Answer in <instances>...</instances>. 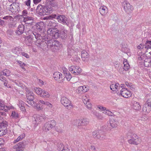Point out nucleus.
Masks as SVG:
<instances>
[{
  "instance_id": "1",
  "label": "nucleus",
  "mask_w": 151,
  "mask_h": 151,
  "mask_svg": "<svg viewBox=\"0 0 151 151\" xmlns=\"http://www.w3.org/2000/svg\"><path fill=\"white\" fill-rule=\"evenodd\" d=\"M25 32L27 35H28L26 37V42L28 46H31L35 39H39L41 37L40 34L36 32H33L32 30H29L27 31L25 30Z\"/></svg>"
},
{
  "instance_id": "2",
  "label": "nucleus",
  "mask_w": 151,
  "mask_h": 151,
  "mask_svg": "<svg viewBox=\"0 0 151 151\" xmlns=\"http://www.w3.org/2000/svg\"><path fill=\"white\" fill-rule=\"evenodd\" d=\"M26 93L27 96V101L31 106H33L35 102L33 101L34 99V94L28 88H26Z\"/></svg>"
},
{
  "instance_id": "3",
  "label": "nucleus",
  "mask_w": 151,
  "mask_h": 151,
  "mask_svg": "<svg viewBox=\"0 0 151 151\" xmlns=\"http://www.w3.org/2000/svg\"><path fill=\"white\" fill-rule=\"evenodd\" d=\"M56 124V122L53 120L47 122L44 124L42 129L45 132H47L54 127Z\"/></svg>"
},
{
  "instance_id": "4",
  "label": "nucleus",
  "mask_w": 151,
  "mask_h": 151,
  "mask_svg": "<svg viewBox=\"0 0 151 151\" xmlns=\"http://www.w3.org/2000/svg\"><path fill=\"white\" fill-rule=\"evenodd\" d=\"M124 10L128 14L131 13L134 9L133 7L127 1H124L122 3Z\"/></svg>"
},
{
  "instance_id": "5",
  "label": "nucleus",
  "mask_w": 151,
  "mask_h": 151,
  "mask_svg": "<svg viewBox=\"0 0 151 151\" xmlns=\"http://www.w3.org/2000/svg\"><path fill=\"white\" fill-rule=\"evenodd\" d=\"M62 104L67 109H70L73 107V105L71 101L65 97H62L60 100Z\"/></svg>"
},
{
  "instance_id": "6",
  "label": "nucleus",
  "mask_w": 151,
  "mask_h": 151,
  "mask_svg": "<svg viewBox=\"0 0 151 151\" xmlns=\"http://www.w3.org/2000/svg\"><path fill=\"white\" fill-rule=\"evenodd\" d=\"M27 144V143L25 141H23L14 146L13 148L16 149V151H23Z\"/></svg>"
},
{
  "instance_id": "7",
  "label": "nucleus",
  "mask_w": 151,
  "mask_h": 151,
  "mask_svg": "<svg viewBox=\"0 0 151 151\" xmlns=\"http://www.w3.org/2000/svg\"><path fill=\"white\" fill-rule=\"evenodd\" d=\"M43 39L45 41H47V48L53 47V43L55 40L52 39L50 36L45 34L43 37Z\"/></svg>"
},
{
  "instance_id": "8",
  "label": "nucleus",
  "mask_w": 151,
  "mask_h": 151,
  "mask_svg": "<svg viewBox=\"0 0 151 151\" xmlns=\"http://www.w3.org/2000/svg\"><path fill=\"white\" fill-rule=\"evenodd\" d=\"M103 132L101 130L95 131L93 132V136L94 138L100 140L105 139L104 135H102Z\"/></svg>"
},
{
  "instance_id": "9",
  "label": "nucleus",
  "mask_w": 151,
  "mask_h": 151,
  "mask_svg": "<svg viewBox=\"0 0 151 151\" xmlns=\"http://www.w3.org/2000/svg\"><path fill=\"white\" fill-rule=\"evenodd\" d=\"M69 69L72 73L75 75H78L81 72V69L77 66H71L69 68Z\"/></svg>"
},
{
  "instance_id": "10",
  "label": "nucleus",
  "mask_w": 151,
  "mask_h": 151,
  "mask_svg": "<svg viewBox=\"0 0 151 151\" xmlns=\"http://www.w3.org/2000/svg\"><path fill=\"white\" fill-rule=\"evenodd\" d=\"M45 6L39 4L37 6L36 9V13L40 16H44L45 15Z\"/></svg>"
},
{
  "instance_id": "11",
  "label": "nucleus",
  "mask_w": 151,
  "mask_h": 151,
  "mask_svg": "<svg viewBox=\"0 0 151 151\" xmlns=\"http://www.w3.org/2000/svg\"><path fill=\"white\" fill-rule=\"evenodd\" d=\"M138 137L136 134H133L132 136L131 139L128 140V142L130 144L137 145L138 144Z\"/></svg>"
},
{
  "instance_id": "12",
  "label": "nucleus",
  "mask_w": 151,
  "mask_h": 151,
  "mask_svg": "<svg viewBox=\"0 0 151 151\" xmlns=\"http://www.w3.org/2000/svg\"><path fill=\"white\" fill-rule=\"evenodd\" d=\"M82 100L86 107L88 109H91L92 105L90 102L89 99L86 96H85L83 97Z\"/></svg>"
},
{
  "instance_id": "13",
  "label": "nucleus",
  "mask_w": 151,
  "mask_h": 151,
  "mask_svg": "<svg viewBox=\"0 0 151 151\" xmlns=\"http://www.w3.org/2000/svg\"><path fill=\"white\" fill-rule=\"evenodd\" d=\"M120 94L123 97L127 98L131 95V92L127 89L124 88L121 90Z\"/></svg>"
},
{
  "instance_id": "14",
  "label": "nucleus",
  "mask_w": 151,
  "mask_h": 151,
  "mask_svg": "<svg viewBox=\"0 0 151 151\" xmlns=\"http://www.w3.org/2000/svg\"><path fill=\"white\" fill-rule=\"evenodd\" d=\"M81 58L82 60L85 63L88 62L89 60L88 53L86 50H83L81 52Z\"/></svg>"
},
{
  "instance_id": "15",
  "label": "nucleus",
  "mask_w": 151,
  "mask_h": 151,
  "mask_svg": "<svg viewBox=\"0 0 151 151\" xmlns=\"http://www.w3.org/2000/svg\"><path fill=\"white\" fill-rule=\"evenodd\" d=\"M67 19L65 16L63 15H58L57 18L59 22L63 24H66Z\"/></svg>"
},
{
  "instance_id": "16",
  "label": "nucleus",
  "mask_w": 151,
  "mask_h": 151,
  "mask_svg": "<svg viewBox=\"0 0 151 151\" xmlns=\"http://www.w3.org/2000/svg\"><path fill=\"white\" fill-rule=\"evenodd\" d=\"M53 77L56 81H58L60 82L62 78V74L61 73L56 72L53 74Z\"/></svg>"
},
{
  "instance_id": "17",
  "label": "nucleus",
  "mask_w": 151,
  "mask_h": 151,
  "mask_svg": "<svg viewBox=\"0 0 151 151\" xmlns=\"http://www.w3.org/2000/svg\"><path fill=\"white\" fill-rule=\"evenodd\" d=\"M88 91V89L85 86L79 87L76 90V92L82 94L85 93Z\"/></svg>"
},
{
  "instance_id": "18",
  "label": "nucleus",
  "mask_w": 151,
  "mask_h": 151,
  "mask_svg": "<svg viewBox=\"0 0 151 151\" xmlns=\"http://www.w3.org/2000/svg\"><path fill=\"white\" fill-rule=\"evenodd\" d=\"M24 30V25L21 24H19L17 28V30L16 31V33L18 35H21L22 34Z\"/></svg>"
},
{
  "instance_id": "19",
  "label": "nucleus",
  "mask_w": 151,
  "mask_h": 151,
  "mask_svg": "<svg viewBox=\"0 0 151 151\" xmlns=\"http://www.w3.org/2000/svg\"><path fill=\"white\" fill-rule=\"evenodd\" d=\"M108 12V9L105 6H101L99 9V12L102 16H104Z\"/></svg>"
},
{
  "instance_id": "20",
  "label": "nucleus",
  "mask_w": 151,
  "mask_h": 151,
  "mask_svg": "<svg viewBox=\"0 0 151 151\" xmlns=\"http://www.w3.org/2000/svg\"><path fill=\"white\" fill-rule=\"evenodd\" d=\"M151 110V106L144 104L142 109V112L145 115L147 114Z\"/></svg>"
},
{
  "instance_id": "21",
  "label": "nucleus",
  "mask_w": 151,
  "mask_h": 151,
  "mask_svg": "<svg viewBox=\"0 0 151 151\" xmlns=\"http://www.w3.org/2000/svg\"><path fill=\"white\" fill-rule=\"evenodd\" d=\"M68 32L65 30H61L59 32L60 37L62 39H64L66 38L67 36Z\"/></svg>"
},
{
  "instance_id": "22",
  "label": "nucleus",
  "mask_w": 151,
  "mask_h": 151,
  "mask_svg": "<svg viewBox=\"0 0 151 151\" xmlns=\"http://www.w3.org/2000/svg\"><path fill=\"white\" fill-rule=\"evenodd\" d=\"M45 15H47L52 13L53 10V9L51 6H45Z\"/></svg>"
},
{
  "instance_id": "23",
  "label": "nucleus",
  "mask_w": 151,
  "mask_h": 151,
  "mask_svg": "<svg viewBox=\"0 0 151 151\" xmlns=\"http://www.w3.org/2000/svg\"><path fill=\"white\" fill-rule=\"evenodd\" d=\"M18 105L22 111L23 112H25L26 111L24 103V102L21 100L19 101Z\"/></svg>"
},
{
  "instance_id": "24",
  "label": "nucleus",
  "mask_w": 151,
  "mask_h": 151,
  "mask_svg": "<svg viewBox=\"0 0 151 151\" xmlns=\"http://www.w3.org/2000/svg\"><path fill=\"white\" fill-rule=\"evenodd\" d=\"M53 47L54 46L56 49L59 50L62 47V45L58 41L55 40L53 43Z\"/></svg>"
},
{
  "instance_id": "25",
  "label": "nucleus",
  "mask_w": 151,
  "mask_h": 151,
  "mask_svg": "<svg viewBox=\"0 0 151 151\" xmlns=\"http://www.w3.org/2000/svg\"><path fill=\"white\" fill-rule=\"evenodd\" d=\"M88 122L86 119H81L78 120V126H84L87 124Z\"/></svg>"
},
{
  "instance_id": "26",
  "label": "nucleus",
  "mask_w": 151,
  "mask_h": 151,
  "mask_svg": "<svg viewBox=\"0 0 151 151\" xmlns=\"http://www.w3.org/2000/svg\"><path fill=\"white\" fill-rule=\"evenodd\" d=\"M117 121L114 119H112L110 121V125L111 127H109L110 129L113 128L117 127Z\"/></svg>"
},
{
  "instance_id": "27",
  "label": "nucleus",
  "mask_w": 151,
  "mask_h": 151,
  "mask_svg": "<svg viewBox=\"0 0 151 151\" xmlns=\"http://www.w3.org/2000/svg\"><path fill=\"white\" fill-rule=\"evenodd\" d=\"M133 108L134 109L139 110L140 109L141 107L139 102L135 101L133 102Z\"/></svg>"
},
{
  "instance_id": "28",
  "label": "nucleus",
  "mask_w": 151,
  "mask_h": 151,
  "mask_svg": "<svg viewBox=\"0 0 151 151\" xmlns=\"http://www.w3.org/2000/svg\"><path fill=\"white\" fill-rule=\"evenodd\" d=\"M40 37H41L40 38V39H36L37 40L35 42V45L39 47H42V45H41L40 44L42 41L41 40V39L43 40V37H44V35L42 36L40 35Z\"/></svg>"
},
{
  "instance_id": "29",
  "label": "nucleus",
  "mask_w": 151,
  "mask_h": 151,
  "mask_svg": "<svg viewBox=\"0 0 151 151\" xmlns=\"http://www.w3.org/2000/svg\"><path fill=\"white\" fill-rule=\"evenodd\" d=\"M33 123L35 125L37 124L40 122L39 117H38L36 115H34L32 118Z\"/></svg>"
},
{
  "instance_id": "30",
  "label": "nucleus",
  "mask_w": 151,
  "mask_h": 151,
  "mask_svg": "<svg viewBox=\"0 0 151 151\" xmlns=\"http://www.w3.org/2000/svg\"><path fill=\"white\" fill-rule=\"evenodd\" d=\"M8 108L7 106L4 105L3 101H0V110H4L5 112L6 111Z\"/></svg>"
},
{
  "instance_id": "31",
  "label": "nucleus",
  "mask_w": 151,
  "mask_h": 151,
  "mask_svg": "<svg viewBox=\"0 0 151 151\" xmlns=\"http://www.w3.org/2000/svg\"><path fill=\"white\" fill-rule=\"evenodd\" d=\"M151 61V58H148L145 59V60H144V66L147 67H149Z\"/></svg>"
},
{
  "instance_id": "32",
  "label": "nucleus",
  "mask_w": 151,
  "mask_h": 151,
  "mask_svg": "<svg viewBox=\"0 0 151 151\" xmlns=\"http://www.w3.org/2000/svg\"><path fill=\"white\" fill-rule=\"evenodd\" d=\"M44 23L42 22H39L36 24V29L40 31L42 30L44 27Z\"/></svg>"
},
{
  "instance_id": "33",
  "label": "nucleus",
  "mask_w": 151,
  "mask_h": 151,
  "mask_svg": "<svg viewBox=\"0 0 151 151\" xmlns=\"http://www.w3.org/2000/svg\"><path fill=\"white\" fill-rule=\"evenodd\" d=\"M123 64L124 65V67L123 68L124 70H128L129 68L130 65L127 62V60L124 59L123 61Z\"/></svg>"
},
{
  "instance_id": "34",
  "label": "nucleus",
  "mask_w": 151,
  "mask_h": 151,
  "mask_svg": "<svg viewBox=\"0 0 151 151\" xmlns=\"http://www.w3.org/2000/svg\"><path fill=\"white\" fill-rule=\"evenodd\" d=\"M10 71L9 70L5 69L1 72V75L9 76L10 75Z\"/></svg>"
},
{
  "instance_id": "35",
  "label": "nucleus",
  "mask_w": 151,
  "mask_h": 151,
  "mask_svg": "<svg viewBox=\"0 0 151 151\" xmlns=\"http://www.w3.org/2000/svg\"><path fill=\"white\" fill-rule=\"evenodd\" d=\"M50 96V94L48 92L43 90L40 96L44 98H48Z\"/></svg>"
},
{
  "instance_id": "36",
  "label": "nucleus",
  "mask_w": 151,
  "mask_h": 151,
  "mask_svg": "<svg viewBox=\"0 0 151 151\" xmlns=\"http://www.w3.org/2000/svg\"><path fill=\"white\" fill-rule=\"evenodd\" d=\"M7 132V128L3 129V127H0V136L5 135Z\"/></svg>"
},
{
  "instance_id": "37",
  "label": "nucleus",
  "mask_w": 151,
  "mask_h": 151,
  "mask_svg": "<svg viewBox=\"0 0 151 151\" xmlns=\"http://www.w3.org/2000/svg\"><path fill=\"white\" fill-rule=\"evenodd\" d=\"M55 29L53 28H50L47 31V35H48L52 37V35L53 34L54 31Z\"/></svg>"
},
{
  "instance_id": "38",
  "label": "nucleus",
  "mask_w": 151,
  "mask_h": 151,
  "mask_svg": "<svg viewBox=\"0 0 151 151\" xmlns=\"http://www.w3.org/2000/svg\"><path fill=\"white\" fill-rule=\"evenodd\" d=\"M59 33V31L55 29V31L54 32L53 34L52 35V37L53 38L55 39L58 38V37H60Z\"/></svg>"
},
{
  "instance_id": "39",
  "label": "nucleus",
  "mask_w": 151,
  "mask_h": 151,
  "mask_svg": "<svg viewBox=\"0 0 151 151\" xmlns=\"http://www.w3.org/2000/svg\"><path fill=\"white\" fill-rule=\"evenodd\" d=\"M33 16H27V17H25L24 18V22H26L28 21H33L34 20V18Z\"/></svg>"
},
{
  "instance_id": "40",
  "label": "nucleus",
  "mask_w": 151,
  "mask_h": 151,
  "mask_svg": "<svg viewBox=\"0 0 151 151\" xmlns=\"http://www.w3.org/2000/svg\"><path fill=\"white\" fill-rule=\"evenodd\" d=\"M34 90L36 93L37 94L40 95V96L43 91L41 88H34Z\"/></svg>"
},
{
  "instance_id": "41",
  "label": "nucleus",
  "mask_w": 151,
  "mask_h": 151,
  "mask_svg": "<svg viewBox=\"0 0 151 151\" xmlns=\"http://www.w3.org/2000/svg\"><path fill=\"white\" fill-rule=\"evenodd\" d=\"M93 114H94L96 118L102 120L103 119V116L100 114L94 111H92Z\"/></svg>"
},
{
  "instance_id": "42",
  "label": "nucleus",
  "mask_w": 151,
  "mask_h": 151,
  "mask_svg": "<svg viewBox=\"0 0 151 151\" xmlns=\"http://www.w3.org/2000/svg\"><path fill=\"white\" fill-rule=\"evenodd\" d=\"M145 48H147V49H151V41L147 40L145 45Z\"/></svg>"
},
{
  "instance_id": "43",
  "label": "nucleus",
  "mask_w": 151,
  "mask_h": 151,
  "mask_svg": "<svg viewBox=\"0 0 151 151\" xmlns=\"http://www.w3.org/2000/svg\"><path fill=\"white\" fill-rule=\"evenodd\" d=\"M22 50V48L20 47H16L12 50L13 52L15 54H18V53Z\"/></svg>"
},
{
  "instance_id": "44",
  "label": "nucleus",
  "mask_w": 151,
  "mask_h": 151,
  "mask_svg": "<svg viewBox=\"0 0 151 151\" xmlns=\"http://www.w3.org/2000/svg\"><path fill=\"white\" fill-rule=\"evenodd\" d=\"M17 62L18 64H19L20 66L21 67L23 70L25 71L26 69L24 67L26 65V64L22 62L19 60H18Z\"/></svg>"
},
{
  "instance_id": "45",
  "label": "nucleus",
  "mask_w": 151,
  "mask_h": 151,
  "mask_svg": "<svg viewBox=\"0 0 151 151\" xmlns=\"http://www.w3.org/2000/svg\"><path fill=\"white\" fill-rule=\"evenodd\" d=\"M59 151H68L67 149H65L63 145L60 144L58 148Z\"/></svg>"
},
{
  "instance_id": "46",
  "label": "nucleus",
  "mask_w": 151,
  "mask_h": 151,
  "mask_svg": "<svg viewBox=\"0 0 151 151\" xmlns=\"http://www.w3.org/2000/svg\"><path fill=\"white\" fill-rule=\"evenodd\" d=\"M103 112V113L109 116H113L114 115V114L111 111L107 110L106 109H105V110H104V111Z\"/></svg>"
},
{
  "instance_id": "47",
  "label": "nucleus",
  "mask_w": 151,
  "mask_h": 151,
  "mask_svg": "<svg viewBox=\"0 0 151 151\" xmlns=\"http://www.w3.org/2000/svg\"><path fill=\"white\" fill-rule=\"evenodd\" d=\"M8 126L7 122H2L0 124V127H3V129H4L5 128H7V127Z\"/></svg>"
},
{
  "instance_id": "48",
  "label": "nucleus",
  "mask_w": 151,
  "mask_h": 151,
  "mask_svg": "<svg viewBox=\"0 0 151 151\" xmlns=\"http://www.w3.org/2000/svg\"><path fill=\"white\" fill-rule=\"evenodd\" d=\"M64 73H66V75L65 76L67 80L68 81H70L72 77L69 72H67L66 73H65V72Z\"/></svg>"
},
{
  "instance_id": "49",
  "label": "nucleus",
  "mask_w": 151,
  "mask_h": 151,
  "mask_svg": "<svg viewBox=\"0 0 151 151\" xmlns=\"http://www.w3.org/2000/svg\"><path fill=\"white\" fill-rule=\"evenodd\" d=\"M12 116L14 119H17L19 117V115L15 111H12Z\"/></svg>"
},
{
  "instance_id": "50",
  "label": "nucleus",
  "mask_w": 151,
  "mask_h": 151,
  "mask_svg": "<svg viewBox=\"0 0 151 151\" xmlns=\"http://www.w3.org/2000/svg\"><path fill=\"white\" fill-rule=\"evenodd\" d=\"M147 119L148 118L146 115H143L140 118L139 120V122L145 121L147 120Z\"/></svg>"
},
{
  "instance_id": "51",
  "label": "nucleus",
  "mask_w": 151,
  "mask_h": 151,
  "mask_svg": "<svg viewBox=\"0 0 151 151\" xmlns=\"http://www.w3.org/2000/svg\"><path fill=\"white\" fill-rule=\"evenodd\" d=\"M145 53L146 55H148V57H149V58H151V48L147 49Z\"/></svg>"
},
{
  "instance_id": "52",
  "label": "nucleus",
  "mask_w": 151,
  "mask_h": 151,
  "mask_svg": "<svg viewBox=\"0 0 151 151\" xmlns=\"http://www.w3.org/2000/svg\"><path fill=\"white\" fill-rule=\"evenodd\" d=\"M40 45H42V47H40V48L43 49L45 47L47 46L46 42L42 41Z\"/></svg>"
},
{
  "instance_id": "53",
  "label": "nucleus",
  "mask_w": 151,
  "mask_h": 151,
  "mask_svg": "<svg viewBox=\"0 0 151 151\" xmlns=\"http://www.w3.org/2000/svg\"><path fill=\"white\" fill-rule=\"evenodd\" d=\"M25 4L28 6V8L30 7L31 0H27L24 2Z\"/></svg>"
},
{
  "instance_id": "54",
  "label": "nucleus",
  "mask_w": 151,
  "mask_h": 151,
  "mask_svg": "<svg viewBox=\"0 0 151 151\" xmlns=\"http://www.w3.org/2000/svg\"><path fill=\"white\" fill-rule=\"evenodd\" d=\"M145 104H147V105L151 106V99H148Z\"/></svg>"
},
{
  "instance_id": "55",
  "label": "nucleus",
  "mask_w": 151,
  "mask_h": 151,
  "mask_svg": "<svg viewBox=\"0 0 151 151\" xmlns=\"http://www.w3.org/2000/svg\"><path fill=\"white\" fill-rule=\"evenodd\" d=\"M116 88V84H112L110 86V89L112 91H115Z\"/></svg>"
},
{
  "instance_id": "56",
  "label": "nucleus",
  "mask_w": 151,
  "mask_h": 151,
  "mask_svg": "<svg viewBox=\"0 0 151 151\" xmlns=\"http://www.w3.org/2000/svg\"><path fill=\"white\" fill-rule=\"evenodd\" d=\"M117 70L120 73H123L122 71H123L124 69L123 68H122V67L121 66H118Z\"/></svg>"
},
{
  "instance_id": "57",
  "label": "nucleus",
  "mask_w": 151,
  "mask_h": 151,
  "mask_svg": "<svg viewBox=\"0 0 151 151\" xmlns=\"http://www.w3.org/2000/svg\"><path fill=\"white\" fill-rule=\"evenodd\" d=\"M4 85L5 86L8 88H10L11 87V86H10V85L8 83V82L6 80H5V81H4Z\"/></svg>"
},
{
  "instance_id": "58",
  "label": "nucleus",
  "mask_w": 151,
  "mask_h": 151,
  "mask_svg": "<svg viewBox=\"0 0 151 151\" xmlns=\"http://www.w3.org/2000/svg\"><path fill=\"white\" fill-rule=\"evenodd\" d=\"M12 17L9 16H6V17H4L3 18V19H6L7 20H9L10 21H11L12 20Z\"/></svg>"
},
{
  "instance_id": "59",
  "label": "nucleus",
  "mask_w": 151,
  "mask_h": 151,
  "mask_svg": "<svg viewBox=\"0 0 151 151\" xmlns=\"http://www.w3.org/2000/svg\"><path fill=\"white\" fill-rule=\"evenodd\" d=\"M28 13V12L26 10H24L22 11V14L24 18L25 17H26V16L27 14Z\"/></svg>"
},
{
  "instance_id": "60",
  "label": "nucleus",
  "mask_w": 151,
  "mask_h": 151,
  "mask_svg": "<svg viewBox=\"0 0 151 151\" xmlns=\"http://www.w3.org/2000/svg\"><path fill=\"white\" fill-rule=\"evenodd\" d=\"M16 24L14 23H10L8 24V27L10 28H13L15 27Z\"/></svg>"
},
{
  "instance_id": "61",
  "label": "nucleus",
  "mask_w": 151,
  "mask_h": 151,
  "mask_svg": "<svg viewBox=\"0 0 151 151\" xmlns=\"http://www.w3.org/2000/svg\"><path fill=\"white\" fill-rule=\"evenodd\" d=\"M145 47V46L143 44H140L137 47V48L139 49H142Z\"/></svg>"
},
{
  "instance_id": "62",
  "label": "nucleus",
  "mask_w": 151,
  "mask_h": 151,
  "mask_svg": "<svg viewBox=\"0 0 151 151\" xmlns=\"http://www.w3.org/2000/svg\"><path fill=\"white\" fill-rule=\"evenodd\" d=\"M58 16L55 14H52L49 17V18L50 19H52L53 18L56 19L57 18Z\"/></svg>"
},
{
  "instance_id": "63",
  "label": "nucleus",
  "mask_w": 151,
  "mask_h": 151,
  "mask_svg": "<svg viewBox=\"0 0 151 151\" xmlns=\"http://www.w3.org/2000/svg\"><path fill=\"white\" fill-rule=\"evenodd\" d=\"M45 105L49 106V107L52 108L53 107L52 105L48 102L46 101Z\"/></svg>"
},
{
  "instance_id": "64",
  "label": "nucleus",
  "mask_w": 151,
  "mask_h": 151,
  "mask_svg": "<svg viewBox=\"0 0 151 151\" xmlns=\"http://www.w3.org/2000/svg\"><path fill=\"white\" fill-rule=\"evenodd\" d=\"M21 54L22 56H24L27 58H29V55L27 53H26L24 52H22L21 53Z\"/></svg>"
}]
</instances>
